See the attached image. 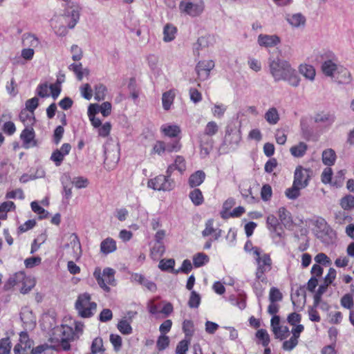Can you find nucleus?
<instances>
[{
	"label": "nucleus",
	"mask_w": 354,
	"mask_h": 354,
	"mask_svg": "<svg viewBox=\"0 0 354 354\" xmlns=\"http://www.w3.org/2000/svg\"><path fill=\"white\" fill-rule=\"evenodd\" d=\"M268 66L270 73L275 82L286 81L292 86H299L300 79L296 71L287 61L278 57H270L268 59Z\"/></svg>",
	"instance_id": "1"
},
{
	"label": "nucleus",
	"mask_w": 354,
	"mask_h": 354,
	"mask_svg": "<svg viewBox=\"0 0 354 354\" xmlns=\"http://www.w3.org/2000/svg\"><path fill=\"white\" fill-rule=\"evenodd\" d=\"M253 254L255 257L257 270L255 272L256 279L262 283H267L268 278L266 274L272 269V261L268 254H261L260 249L257 247L252 248Z\"/></svg>",
	"instance_id": "2"
},
{
	"label": "nucleus",
	"mask_w": 354,
	"mask_h": 354,
	"mask_svg": "<svg viewBox=\"0 0 354 354\" xmlns=\"http://www.w3.org/2000/svg\"><path fill=\"white\" fill-rule=\"evenodd\" d=\"M75 308L81 317L88 318L92 317L96 311L97 304L91 301V295L85 292L78 296L75 302Z\"/></svg>",
	"instance_id": "3"
},
{
	"label": "nucleus",
	"mask_w": 354,
	"mask_h": 354,
	"mask_svg": "<svg viewBox=\"0 0 354 354\" xmlns=\"http://www.w3.org/2000/svg\"><path fill=\"white\" fill-rule=\"evenodd\" d=\"M114 274L115 270L110 268H104L102 273H101L100 270H95L93 273L98 285L107 292L110 291L108 285H115Z\"/></svg>",
	"instance_id": "4"
},
{
	"label": "nucleus",
	"mask_w": 354,
	"mask_h": 354,
	"mask_svg": "<svg viewBox=\"0 0 354 354\" xmlns=\"http://www.w3.org/2000/svg\"><path fill=\"white\" fill-rule=\"evenodd\" d=\"M81 8L77 3H69L64 6L63 17L70 29L75 28L80 19Z\"/></svg>",
	"instance_id": "5"
},
{
	"label": "nucleus",
	"mask_w": 354,
	"mask_h": 354,
	"mask_svg": "<svg viewBox=\"0 0 354 354\" xmlns=\"http://www.w3.org/2000/svg\"><path fill=\"white\" fill-rule=\"evenodd\" d=\"M147 185L157 191L169 192L176 187V183L172 178H167L164 175H159L149 180Z\"/></svg>",
	"instance_id": "6"
},
{
	"label": "nucleus",
	"mask_w": 354,
	"mask_h": 354,
	"mask_svg": "<svg viewBox=\"0 0 354 354\" xmlns=\"http://www.w3.org/2000/svg\"><path fill=\"white\" fill-rule=\"evenodd\" d=\"M241 140V131L236 127L227 125L226 127L224 144L230 146L231 149H235Z\"/></svg>",
	"instance_id": "7"
},
{
	"label": "nucleus",
	"mask_w": 354,
	"mask_h": 354,
	"mask_svg": "<svg viewBox=\"0 0 354 354\" xmlns=\"http://www.w3.org/2000/svg\"><path fill=\"white\" fill-rule=\"evenodd\" d=\"M180 8L187 14L195 17L199 15L204 10L203 0H192L188 2H181Z\"/></svg>",
	"instance_id": "8"
},
{
	"label": "nucleus",
	"mask_w": 354,
	"mask_h": 354,
	"mask_svg": "<svg viewBox=\"0 0 354 354\" xmlns=\"http://www.w3.org/2000/svg\"><path fill=\"white\" fill-rule=\"evenodd\" d=\"M33 346V341L29 338L28 333L22 331L19 334V340L14 348L15 354H28Z\"/></svg>",
	"instance_id": "9"
},
{
	"label": "nucleus",
	"mask_w": 354,
	"mask_h": 354,
	"mask_svg": "<svg viewBox=\"0 0 354 354\" xmlns=\"http://www.w3.org/2000/svg\"><path fill=\"white\" fill-rule=\"evenodd\" d=\"M213 60H202L197 63L195 71L197 73L198 79L201 81H205L209 77L211 71L214 68Z\"/></svg>",
	"instance_id": "10"
},
{
	"label": "nucleus",
	"mask_w": 354,
	"mask_h": 354,
	"mask_svg": "<svg viewBox=\"0 0 354 354\" xmlns=\"http://www.w3.org/2000/svg\"><path fill=\"white\" fill-rule=\"evenodd\" d=\"M316 226L320 229V231L317 233V236L324 243H328L329 239H332V235L334 234L333 230L328 225L326 221L320 218L316 221Z\"/></svg>",
	"instance_id": "11"
},
{
	"label": "nucleus",
	"mask_w": 354,
	"mask_h": 354,
	"mask_svg": "<svg viewBox=\"0 0 354 354\" xmlns=\"http://www.w3.org/2000/svg\"><path fill=\"white\" fill-rule=\"evenodd\" d=\"M69 243H66L64 245L65 248L71 247L72 251L68 252L70 257L75 260H78L82 255V248L80 239L77 234L73 233L69 236L68 238Z\"/></svg>",
	"instance_id": "12"
},
{
	"label": "nucleus",
	"mask_w": 354,
	"mask_h": 354,
	"mask_svg": "<svg viewBox=\"0 0 354 354\" xmlns=\"http://www.w3.org/2000/svg\"><path fill=\"white\" fill-rule=\"evenodd\" d=\"M104 163L105 165V167L109 170L113 169L119 160H120V153L119 149L118 148L115 149H105L104 150Z\"/></svg>",
	"instance_id": "13"
},
{
	"label": "nucleus",
	"mask_w": 354,
	"mask_h": 354,
	"mask_svg": "<svg viewBox=\"0 0 354 354\" xmlns=\"http://www.w3.org/2000/svg\"><path fill=\"white\" fill-rule=\"evenodd\" d=\"M28 281L30 282V279L26 277L24 272H19L8 279L4 288L6 290H9L14 286L19 287L21 284H26Z\"/></svg>",
	"instance_id": "14"
},
{
	"label": "nucleus",
	"mask_w": 354,
	"mask_h": 354,
	"mask_svg": "<svg viewBox=\"0 0 354 354\" xmlns=\"http://www.w3.org/2000/svg\"><path fill=\"white\" fill-rule=\"evenodd\" d=\"M308 173L309 171L304 169L301 166L297 167L295 171L293 183L305 188L308 185L310 178Z\"/></svg>",
	"instance_id": "15"
},
{
	"label": "nucleus",
	"mask_w": 354,
	"mask_h": 354,
	"mask_svg": "<svg viewBox=\"0 0 354 354\" xmlns=\"http://www.w3.org/2000/svg\"><path fill=\"white\" fill-rule=\"evenodd\" d=\"M281 42L280 38L276 35L260 34L258 36L257 43L261 47H274Z\"/></svg>",
	"instance_id": "16"
},
{
	"label": "nucleus",
	"mask_w": 354,
	"mask_h": 354,
	"mask_svg": "<svg viewBox=\"0 0 354 354\" xmlns=\"http://www.w3.org/2000/svg\"><path fill=\"white\" fill-rule=\"evenodd\" d=\"M35 133L33 128L27 127L21 132L20 138L23 141L24 147L29 148L30 147H35L37 145L36 141L34 140Z\"/></svg>",
	"instance_id": "17"
},
{
	"label": "nucleus",
	"mask_w": 354,
	"mask_h": 354,
	"mask_svg": "<svg viewBox=\"0 0 354 354\" xmlns=\"http://www.w3.org/2000/svg\"><path fill=\"white\" fill-rule=\"evenodd\" d=\"M20 318L22 322L28 327H33L36 324V318L28 307L22 308Z\"/></svg>",
	"instance_id": "18"
},
{
	"label": "nucleus",
	"mask_w": 354,
	"mask_h": 354,
	"mask_svg": "<svg viewBox=\"0 0 354 354\" xmlns=\"http://www.w3.org/2000/svg\"><path fill=\"white\" fill-rule=\"evenodd\" d=\"M62 329L63 336L61 340V346L64 351H68L71 348L68 341L73 338V329L69 326H62Z\"/></svg>",
	"instance_id": "19"
},
{
	"label": "nucleus",
	"mask_w": 354,
	"mask_h": 354,
	"mask_svg": "<svg viewBox=\"0 0 354 354\" xmlns=\"http://www.w3.org/2000/svg\"><path fill=\"white\" fill-rule=\"evenodd\" d=\"M205 176L203 171L198 170L189 176L188 183L191 187H198L204 182Z\"/></svg>",
	"instance_id": "20"
},
{
	"label": "nucleus",
	"mask_w": 354,
	"mask_h": 354,
	"mask_svg": "<svg viewBox=\"0 0 354 354\" xmlns=\"http://www.w3.org/2000/svg\"><path fill=\"white\" fill-rule=\"evenodd\" d=\"M335 61L334 59H328L323 62L322 70L325 75L332 77L334 73L337 71L339 67Z\"/></svg>",
	"instance_id": "21"
},
{
	"label": "nucleus",
	"mask_w": 354,
	"mask_h": 354,
	"mask_svg": "<svg viewBox=\"0 0 354 354\" xmlns=\"http://www.w3.org/2000/svg\"><path fill=\"white\" fill-rule=\"evenodd\" d=\"M286 20L292 26L295 28L304 26L306 24V18L301 13L287 15Z\"/></svg>",
	"instance_id": "22"
},
{
	"label": "nucleus",
	"mask_w": 354,
	"mask_h": 354,
	"mask_svg": "<svg viewBox=\"0 0 354 354\" xmlns=\"http://www.w3.org/2000/svg\"><path fill=\"white\" fill-rule=\"evenodd\" d=\"M116 248V243L111 238H106L100 244V251L105 254L114 252Z\"/></svg>",
	"instance_id": "23"
},
{
	"label": "nucleus",
	"mask_w": 354,
	"mask_h": 354,
	"mask_svg": "<svg viewBox=\"0 0 354 354\" xmlns=\"http://www.w3.org/2000/svg\"><path fill=\"white\" fill-rule=\"evenodd\" d=\"M279 218L282 224L286 227H290L292 225V220L290 213L283 207L278 210Z\"/></svg>",
	"instance_id": "24"
},
{
	"label": "nucleus",
	"mask_w": 354,
	"mask_h": 354,
	"mask_svg": "<svg viewBox=\"0 0 354 354\" xmlns=\"http://www.w3.org/2000/svg\"><path fill=\"white\" fill-rule=\"evenodd\" d=\"M337 71V80L339 84H349L351 82V73L346 68L340 66Z\"/></svg>",
	"instance_id": "25"
},
{
	"label": "nucleus",
	"mask_w": 354,
	"mask_h": 354,
	"mask_svg": "<svg viewBox=\"0 0 354 354\" xmlns=\"http://www.w3.org/2000/svg\"><path fill=\"white\" fill-rule=\"evenodd\" d=\"M176 28L174 26L170 24H166L163 29V41L169 42L174 40L176 37Z\"/></svg>",
	"instance_id": "26"
},
{
	"label": "nucleus",
	"mask_w": 354,
	"mask_h": 354,
	"mask_svg": "<svg viewBox=\"0 0 354 354\" xmlns=\"http://www.w3.org/2000/svg\"><path fill=\"white\" fill-rule=\"evenodd\" d=\"M266 120L271 125L276 124L279 120V115L276 108L269 109L265 113Z\"/></svg>",
	"instance_id": "27"
},
{
	"label": "nucleus",
	"mask_w": 354,
	"mask_h": 354,
	"mask_svg": "<svg viewBox=\"0 0 354 354\" xmlns=\"http://www.w3.org/2000/svg\"><path fill=\"white\" fill-rule=\"evenodd\" d=\"M175 97V93L172 90H169L163 93L162 97V107L165 110L168 111L173 104Z\"/></svg>",
	"instance_id": "28"
},
{
	"label": "nucleus",
	"mask_w": 354,
	"mask_h": 354,
	"mask_svg": "<svg viewBox=\"0 0 354 354\" xmlns=\"http://www.w3.org/2000/svg\"><path fill=\"white\" fill-rule=\"evenodd\" d=\"M218 131V126L214 121H211L207 122L206 124L203 135L201 136L200 138H203V139H206L205 136L211 137L217 133Z\"/></svg>",
	"instance_id": "29"
},
{
	"label": "nucleus",
	"mask_w": 354,
	"mask_h": 354,
	"mask_svg": "<svg viewBox=\"0 0 354 354\" xmlns=\"http://www.w3.org/2000/svg\"><path fill=\"white\" fill-rule=\"evenodd\" d=\"M200 147L201 156L204 157L208 156L210 151L212 149V139L209 138L206 139H203V138H200Z\"/></svg>",
	"instance_id": "30"
},
{
	"label": "nucleus",
	"mask_w": 354,
	"mask_h": 354,
	"mask_svg": "<svg viewBox=\"0 0 354 354\" xmlns=\"http://www.w3.org/2000/svg\"><path fill=\"white\" fill-rule=\"evenodd\" d=\"M335 153L331 149L324 150L322 153V161L325 165H333L335 163Z\"/></svg>",
	"instance_id": "31"
},
{
	"label": "nucleus",
	"mask_w": 354,
	"mask_h": 354,
	"mask_svg": "<svg viewBox=\"0 0 354 354\" xmlns=\"http://www.w3.org/2000/svg\"><path fill=\"white\" fill-rule=\"evenodd\" d=\"M304 188L293 183L292 186L286 190V196L289 199L295 200L300 196V189Z\"/></svg>",
	"instance_id": "32"
},
{
	"label": "nucleus",
	"mask_w": 354,
	"mask_h": 354,
	"mask_svg": "<svg viewBox=\"0 0 354 354\" xmlns=\"http://www.w3.org/2000/svg\"><path fill=\"white\" fill-rule=\"evenodd\" d=\"M308 149L306 143L301 142L297 145L292 147L290 149L291 154L295 157H302Z\"/></svg>",
	"instance_id": "33"
},
{
	"label": "nucleus",
	"mask_w": 354,
	"mask_h": 354,
	"mask_svg": "<svg viewBox=\"0 0 354 354\" xmlns=\"http://www.w3.org/2000/svg\"><path fill=\"white\" fill-rule=\"evenodd\" d=\"M299 72L301 75H303L307 79L313 80L315 78V70L310 65H308V64L300 65Z\"/></svg>",
	"instance_id": "34"
},
{
	"label": "nucleus",
	"mask_w": 354,
	"mask_h": 354,
	"mask_svg": "<svg viewBox=\"0 0 354 354\" xmlns=\"http://www.w3.org/2000/svg\"><path fill=\"white\" fill-rule=\"evenodd\" d=\"M335 117L330 113H317L315 116V122L317 123L323 122L331 124L334 122Z\"/></svg>",
	"instance_id": "35"
},
{
	"label": "nucleus",
	"mask_w": 354,
	"mask_h": 354,
	"mask_svg": "<svg viewBox=\"0 0 354 354\" xmlns=\"http://www.w3.org/2000/svg\"><path fill=\"white\" fill-rule=\"evenodd\" d=\"M209 257L204 253L199 252L193 257V263L196 268L204 266L209 261Z\"/></svg>",
	"instance_id": "36"
},
{
	"label": "nucleus",
	"mask_w": 354,
	"mask_h": 354,
	"mask_svg": "<svg viewBox=\"0 0 354 354\" xmlns=\"http://www.w3.org/2000/svg\"><path fill=\"white\" fill-rule=\"evenodd\" d=\"M91 351L92 354L104 352L105 348H104L103 341L101 337H96L93 340Z\"/></svg>",
	"instance_id": "37"
},
{
	"label": "nucleus",
	"mask_w": 354,
	"mask_h": 354,
	"mask_svg": "<svg viewBox=\"0 0 354 354\" xmlns=\"http://www.w3.org/2000/svg\"><path fill=\"white\" fill-rule=\"evenodd\" d=\"M106 87L102 84L95 86V99L97 101H102L105 99L106 95Z\"/></svg>",
	"instance_id": "38"
},
{
	"label": "nucleus",
	"mask_w": 354,
	"mask_h": 354,
	"mask_svg": "<svg viewBox=\"0 0 354 354\" xmlns=\"http://www.w3.org/2000/svg\"><path fill=\"white\" fill-rule=\"evenodd\" d=\"M189 198L195 205H199L203 202V196L199 189H194L189 193Z\"/></svg>",
	"instance_id": "39"
},
{
	"label": "nucleus",
	"mask_w": 354,
	"mask_h": 354,
	"mask_svg": "<svg viewBox=\"0 0 354 354\" xmlns=\"http://www.w3.org/2000/svg\"><path fill=\"white\" fill-rule=\"evenodd\" d=\"M274 335L276 339L283 340L290 335V330L286 326H280L277 330H274Z\"/></svg>",
	"instance_id": "40"
},
{
	"label": "nucleus",
	"mask_w": 354,
	"mask_h": 354,
	"mask_svg": "<svg viewBox=\"0 0 354 354\" xmlns=\"http://www.w3.org/2000/svg\"><path fill=\"white\" fill-rule=\"evenodd\" d=\"M162 132L169 137H176L180 132V129L177 125H169L161 128Z\"/></svg>",
	"instance_id": "41"
},
{
	"label": "nucleus",
	"mask_w": 354,
	"mask_h": 354,
	"mask_svg": "<svg viewBox=\"0 0 354 354\" xmlns=\"http://www.w3.org/2000/svg\"><path fill=\"white\" fill-rule=\"evenodd\" d=\"M340 205L345 210L354 208V196L352 195H347L343 197L340 200Z\"/></svg>",
	"instance_id": "42"
},
{
	"label": "nucleus",
	"mask_w": 354,
	"mask_h": 354,
	"mask_svg": "<svg viewBox=\"0 0 354 354\" xmlns=\"http://www.w3.org/2000/svg\"><path fill=\"white\" fill-rule=\"evenodd\" d=\"M256 337L261 341V344L266 347L270 343V336L266 329H259L256 333Z\"/></svg>",
	"instance_id": "43"
},
{
	"label": "nucleus",
	"mask_w": 354,
	"mask_h": 354,
	"mask_svg": "<svg viewBox=\"0 0 354 354\" xmlns=\"http://www.w3.org/2000/svg\"><path fill=\"white\" fill-rule=\"evenodd\" d=\"M266 224L268 230L271 232H276L279 223L275 216L270 214L267 216Z\"/></svg>",
	"instance_id": "44"
},
{
	"label": "nucleus",
	"mask_w": 354,
	"mask_h": 354,
	"mask_svg": "<svg viewBox=\"0 0 354 354\" xmlns=\"http://www.w3.org/2000/svg\"><path fill=\"white\" fill-rule=\"evenodd\" d=\"M201 303V296L196 291L191 292V295L188 301V306L191 308H197Z\"/></svg>",
	"instance_id": "45"
},
{
	"label": "nucleus",
	"mask_w": 354,
	"mask_h": 354,
	"mask_svg": "<svg viewBox=\"0 0 354 354\" xmlns=\"http://www.w3.org/2000/svg\"><path fill=\"white\" fill-rule=\"evenodd\" d=\"M175 265V261L174 259H162L160 261L158 267L160 270L164 271H168L171 270V271L174 273V266Z\"/></svg>",
	"instance_id": "46"
},
{
	"label": "nucleus",
	"mask_w": 354,
	"mask_h": 354,
	"mask_svg": "<svg viewBox=\"0 0 354 354\" xmlns=\"http://www.w3.org/2000/svg\"><path fill=\"white\" fill-rule=\"evenodd\" d=\"M32 210L39 214V218L40 219L45 218L48 216V212L41 207L37 202L33 201L30 204Z\"/></svg>",
	"instance_id": "47"
},
{
	"label": "nucleus",
	"mask_w": 354,
	"mask_h": 354,
	"mask_svg": "<svg viewBox=\"0 0 354 354\" xmlns=\"http://www.w3.org/2000/svg\"><path fill=\"white\" fill-rule=\"evenodd\" d=\"M118 329L123 335H129L132 333L130 324L125 319H122L118 322Z\"/></svg>",
	"instance_id": "48"
},
{
	"label": "nucleus",
	"mask_w": 354,
	"mask_h": 354,
	"mask_svg": "<svg viewBox=\"0 0 354 354\" xmlns=\"http://www.w3.org/2000/svg\"><path fill=\"white\" fill-rule=\"evenodd\" d=\"M183 330L186 337L189 338L192 337L194 333L193 322L188 319L185 320L183 323Z\"/></svg>",
	"instance_id": "49"
},
{
	"label": "nucleus",
	"mask_w": 354,
	"mask_h": 354,
	"mask_svg": "<svg viewBox=\"0 0 354 354\" xmlns=\"http://www.w3.org/2000/svg\"><path fill=\"white\" fill-rule=\"evenodd\" d=\"M327 284H322L319 286L318 290L314 295V306L317 307L321 302L322 295L327 290Z\"/></svg>",
	"instance_id": "50"
},
{
	"label": "nucleus",
	"mask_w": 354,
	"mask_h": 354,
	"mask_svg": "<svg viewBox=\"0 0 354 354\" xmlns=\"http://www.w3.org/2000/svg\"><path fill=\"white\" fill-rule=\"evenodd\" d=\"M68 69L74 72L78 80L81 81L84 76L83 68L81 63L71 64L68 66Z\"/></svg>",
	"instance_id": "51"
},
{
	"label": "nucleus",
	"mask_w": 354,
	"mask_h": 354,
	"mask_svg": "<svg viewBox=\"0 0 354 354\" xmlns=\"http://www.w3.org/2000/svg\"><path fill=\"white\" fill-rule=\"evenodd\" d=\"M95 107H97V104H90L88 110V114L92 125L95 128H98L101 126L102 122L99 118L93 115V109H95Z\"/></svg>",
	"instance_id": "52"
},
{
	"label": "nucleus",
	"mask_w": 354,
	"mask_h": 354,
	"mask_svg": "<svg viewBox=\"0 0 354 354\" xmlns=\"http://www.w3.org/2000/svg\"><path fill=\"white\" fill-rule=\"evenodd\" d=\"M283 295L279 290L275 287L270 288L269 294V300L270 302H277L282 300Z\"/></svg>",
	"instance_id": "53"
},
{
	"label": "nucleus",
	"mask_w": 354,
	"mask_h": 354,
	"mask_svg": "<svg viewBox=\"0 0 354 354\" xmlns=\"http://www.w3.org/2000/svg\"><path fill=\"white\" fill-rule=\"evenodd\" d=\"M24 46L36 47L39 44L38 39L33 35H24L23 39Z\"/></svg>",
	"instance_id": "54"
},
{
	"label": "nucleus",
	"mask_w": 354,
	"mask_h": 354,
	"mask_svg": "<svg viewBox=\"0 0 354 354\" xmlns=\"http://www.w3.org/2000/svg\"><path fill=\"white\" fill-rule=\"evenodd\" d=\"M272 194V187L270 185H263L261 190V197L263 201H269Z\"/></svg>",
	"instance_id": "55"
},
{
	"label": "nucleus",
	"mask_w": 354,
	"mask_h": 354,
	"mask_svg": "<svg viewBox=\"0 0 354 354\" xmlns=\"http://www.w3.org/2000/svg\"><path fill=\"white\" fill-rule=\"evenodd\" d=\"M11 349L10 341L8 337L0 340V354H10Z\"/></svg>",
	"instance_id": "56"
},
{
	"label": "nucleus",
	"mask_w": 354,
	"mask_h": 354,
	"mask_svg": "<svg viewBox=\"0 0 354 354\" xmlns=\"http://www.w3.org/2000/svg\"><path fill=\"white\" fill-rule=\"evenodd\" d=\"M21 121L24 123L27 122V125H32L35 122L34 113H28L26 111H21L19 115Z\"/></svg>",
	"instance_id": "57"
},
{
	"label": "nucleus",
	"mask_w": 354,
	"mask_h": 354,
	"mask_svg": "<svg viewBox=\"0 0 354 354\" xmlns=\"http://www.w3.org/2000/svg\"><path fill=\"white\" fill-rule=\"evenodd\" d=\"M315 261L317 264H322L323 266H327L331 264V260L330 258L324 253H319L315 257Z\"/></svg>",
	"instance_id": "58"
},
{
	"label": "nucleus",
	"mask_w": 354,
	"mask_h": 354,
	"mask_svg": "<svg viewBox=\"0 0 354 354\" xmlns=\"http://www.w3.org/2000/svg\"><path fill=\"white\" fill-rule=\"evenodd\" d=\"M189 339H183L178 342L176 348V354H186L188 351Z\"/></svg>",
	"instance_id": "59"
},
{
	"label": "nucleus",
	"mask_w": 354,
	"mask_h": 354,
	"mask_svg": "<svg viewBox=\"0 0 354 354\" xmlns=\"http://www.w3.org/2000/svg\"><path fill=\"white\" fill-rule=\"evenodd\" d=\"M234 205L235 201L232 198H230L225 201L223 205L224 211L221 212V216L223 218H227L229 217L227 215V211L230 209Z\"/></svg>",
	"instance_id": "60"
},
{
	"label": "nucleus",
	"mask_w": 354,
	"mask_h": 354,
	"mask_svg": "<svg viewBox=\"0 0 354 354\" xmlns=\"http://www.w3.org/2000/svg\"><path fill=\"white\" fill-rule=\"evenodd\" d=\"M341 305L345 308L351 309L354 305L353 297L350 294L344 295L341 299Z\"/></svg>",
	"instance_id": "61"
},
{
	"label": "nucleus",
	"mask_w": 354,
	"mask_h": 354,
	"mask_svg": "<svg viewBox=\"0 0 354 354\" xmlns=\"http://www.w3.org/2000/svg\"><path fill=\"white\" fill-rule=\"evenodd\" d=\"M169 344V339L168 336L165 335H160L156 343L157 348L159 351L165 349Z\"/></svg>",
	"instance_id": "62"
},
{
	"label": "nucleus",
	"mask_w": 354,
	"mask_h": 354,
	"mask_svg": "<svg viewBox=\"0 0 354 354\" xmlns=\"http://www.w3.org/2000/svg\"><path fill=\"white\" fill-rule=\"evenodd\" d=\"M174 165L176 166V170L179 171L180 173L186 170V162L183 156H176Z\"/></svg>",
	"instance_id": "63"
},
{
	"label": "nucleus",
	"mask_w": 354,
	"mask_h": 354,
	"mask_svg": "<svg viewBox=\"0 0 354 354\" xmlns=\"http://www.w3.org/2000/svg\"><path fill=\"white\" fill-rule=\"evenodd\" d=\"M298 344V339L292 336L289 340L284 341L282 348L285 351H292Z\"/></svg>",
	"instance_id": "64"
}]
</instances>
